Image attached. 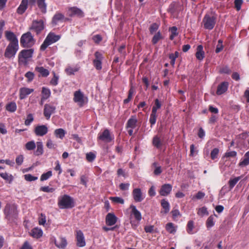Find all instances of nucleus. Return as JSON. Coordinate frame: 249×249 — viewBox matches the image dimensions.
<instances>
[{"label": "nucleus", "mask_w": 249, "mask_h": 249, "mask_svg": "<svg viewBox=\"0 0 249 249\" xmlns=\"http://www.w3.org/2000/svg\"><path fill=\"white\" fill-rule=\"evenodd\" d=\"M162 38V36L160 32L157 33L153 36L152 39V42L153 44H156L160 39Z\"/></svg>", "instance_id": "nucleus-39"}, {"label": "nucleus", "mask_w": 249, "mask_h": 249, "mask_svg": "<svg viewBox=\"0 0 249 249\" xmlns=\"http://www.w3.org/2000/svg\"><path fill=\"white\" fill-rule=\"evenodd\" d=\"M34 117L31 114L28 115L26 120L25 121V124L29 125L33 121Z\"/></svg>", "instance_id": "nucleus-57"}, {"label": "nucleus", "mask_w": 249, "mask_h": 249, "mask_svg": "<svg viewBox=\"0 0 249 249\" xmlns=\"http://www.w3.org/2000/svg\"><path fill=\"white\" fill-rule=\"evenodd\" d=\"M203 23L205 29L212 30L215 24V18L214 17H211L208 15H206L203 19Z\"/></svg>", "instance_id": "nucleus-7"}, {"label": "nucleus", "mask_w": 249, "mask_h": 249, "mask_svg": "<svg viewBox=\"0 0 249 249\" xmlns=\"http://www.w3.org/2000/svg\"><path fill=\"white\" fill-rule=\"evenodd\" d=\"M77 245L83 247L86 245L84 234L81 231H78L76 233Z\"/></svg>", "instance_id": "nucleus-17"}, {"label": "nucleus", "mask_w": 249, "mask_h": 249, "mask_svg": "<svg viewBox=\"0 0 249 249\" xmlns=\"http://www.w3.org/2000/svg\"><path fill=\"white\" fill-rule=\"evenodd\" d=\"M44 28L45 25L42 20H34L29 29L37 35L41 33Z\"/></svg>", "instance_id": "nucleus-5"}, {"label": "nucleus", "mask_w": 249, "mask_h": 249, "mask_svg": "<svg viewBox=\"0 0 249 249\" xmlns=\"http://www.w3.org/2000/svg\"><path fill=\"white\" fill-rule=\"evenodd\" d=\"M53 76L50 81V84L53 86H56L58 84V76L56 75L54 72H53Z\"/></svg>", "instance_id": "nucleus-49"}, {"label": "nucleus", "mask_w": 249, "mask_h": 249, "mask_svg": "<svg viewBox=\"0 0 249 249\" xmlns=\"http://www.w3.org/2000/svg\"><path fill=\"white\" fill-rule=\"evenodd\" d=\"M204 52L203 50V46L201 45H199L197 47L196 52V58L201 61L203 60L204 57Z\"/></svg>", "instance_id": "nucleus-24"}, {"label": "nucleus", "mask_w": 249, "mask_h": 249, "mask_svg": "<svg viewBox=\"0 0 249 249\" xmlns=\"http://www.w3.org/2000/svg\"><path fill=\"white\" fill-rule=\"evenodd\" d=\"M6 109L7 110L13 112L15 111L17 109V105L15 102H11L8 105H7L6 107Z\"/></svg>", "instance_id": "nucleus-38"}, {"label": "nucleus", "mask_w": 249, "mask_h": 249, "mask_svg": "<svg viewBox=\"0 0 249 249\" xmlns=\"http://www.w3.org/2000/svg\"><path fill=\"white\" fill-rule=\"evenodd\" d=\"M229 83L227 82H223L217 87L216 94L221 95L225 93L228 89Z\"/></svg>", "instance_id": "nucleus-20"}, {"label": "nucleus", "mask_w": 249, "mask_h": 249, "mask_svg": "<svg viewBox=\"0 0 249 249\" xmlns=\"http://www.w3.org/2000/svg\"><path fill=\"white\" fill-rule=\"evenodd\" d=\"M5 36L6 38L10 41L9 44H18V40L15 35L12 32L6 31Z\"/></svg>", "instance_id": "nucleus-19"}, {"label": "nucleus", "mask_w": 249, "mask_h": 249, "mask_svg": "<svg viewBox=\"0 0 249 249\" xmlns=\"http://www.w3.org/2000/svg\"><path fill=\"white\" fill-rule=\"evenodd\" d=\"M172 216L174 219H176L179 216H181V214L179 211L177 209L173 210L172 212Z\"/></svg>", "instance_id": "nucleus-62"}, {"label": "nucleus", "mask_w": 249, "mask_h": 249, "mask_svg": "<svg viewBox=\"0 0 249 249\" xmlns=\"http://www.w3.org/2000/svg\"><path fill=\"white\" fill-rule=\"evenodd\" d=\"M37 148L35 151V154L37 156L41 155L43 153V144L42 142H38L36 143Z\"/></svg>", "instance_id": "nucleus-35"}, {"label": "nucleus", "mask_w": 249, "mask_h": 249, "mask_svg": "<svg viewBox=\"0 0 249 249\" xmlns=\"http://www.w3.org/2000/svg\"><path fill=\"white\" fill-rule=\"evenodd\" d=\"M35 70L40 73L42 76L47 77L49 74V71L47 69L44 68L43 67H36Z\"/></svg>", "instance_id": "nucleus-31"}, {"label": "nucleus", "mask_w": 249, "mask_h": 249, "mask_svg": "<svg viewBox=\"0 0 249 249\" xmlns=\"http://www.w3.org/2000/svg\"><path fill=\"white\" fill-rule=\"evenodd\" d=\"M157 119V113L151 112L150 115V117L149 119V122L151 124V125H154L156 122Z\"/></svg>", "instance_id": "nucleus-50"}, {"label": "nucleus", "mask_w": 249, "mask_h": 249, "mask_svg": "<svg viewBox=\"0 0 249 249\" xmlns=\"http://www.w3.org/2000/svg\"><path fill=\"white\" fill-rule=\"evenodd\" d=\"M58 205L61 209H69L74 206V202L71 196L65 195L59 198Z\"/></svg>", "instance_id": "nucleus-2"}, {"label": "nucleus", "mask_w": 249, "mask_h": 249, "mask_svg": "<svg viewBox=\"0 0 249 249\" xmlns=\"http://www.w3.org/2000/svg\"><path fill=\"white\" fill-rule=\"evenodd\" d=\"M249 164V151L244 155V159L239 163L240 166H246Z\"/></svg>", "instance_id": "nucleus-33"}, {"label": "nucleus", "mask_w": 249, "mask_h": 249, "mask_svg": "<svg viewBox=\"0 0 249 249\" xmlns=\"http://www.w3.org/2000/svg\"><path fill=\"white\" fill-rule=\"evenodd\" d=\"M137 120L134 116H132L127 121L126 127L133 129L136 127Z\"/></svg>", "instance_id": "nucleus-26"}, {"label": "nucleus", "mask_w": 249, "mask_h": 249, "mask_svg": "<svg viewBox=\"0 0 249 249\" xmlns=\"http://www.w3.org/2000/svg\"><path fill=\"white\" fill-rule=\"evenodd\" d=\"M166 230L170 233H174L176 232V229L172 223H168L166 224Z\"/></svg>", "instance_id": "nucleus-41"}, {"label": "nucleus", "mask_w": 249, "mask_h": 249, "mask_svg": "<svg viewBox=\"0 0 249 249\" xmlns=\"http://www.w3.org/2000/svg\"><path fill=\"white\" fill-rule=\"evenodd\" d=\"M4 213L7 219L11 221L14 220L18 216L17 206L14 204H7L4 208Z\"/></svg>", "instance_id": "nucleus-1"}, {"label": "nucleus", "mask_w": 249, "mask_h": 249, "mask_svg": "<svg viewBox=\"0 0 249 249\" xmlns=\"http://www.w3.org/2000/svg\"><path fill=\"white\" fill-rule=\"evenodd\" d=\"M110 200L115 203L124 204V200L120 197H110Z\"/></svg>", "instance_id": "nucleus-48"}, {"label": "nucleus", "mask_w": 249, "mask_h": 249, "mask_svg": "<svg viewBox=\"0 0 249 249\" xmlns=\"http://www.w3.org/2000/svg\"><path fill=\"white\" fill-rule=\"evenodd\" d=\"M130 208L132 209V214L134 215L135 218L138 221H140L142 219V215L141 213L136 209V207L134 205H131Z\"/></svg>", "instance_id": "nucleus-27"}, {"label": "nucleus", "mask_w": 249, "mask_h": 249, "mask_svg": "<svg viewBox=\"0 0 249 249\" xmlns=\"http://www.w3.org/2000/svg\"><path fill=\"white\" fill-rule=\"evenodd\" d=\"M33 53L32 49L23 50L18 54V61L19 63H25L26 60L32 57Z\"/></svg>", "instance_id": "nucleus-8"}, {"label": "nucleus", "mask_w": 249, "mask_h": 249, "mask_svg": "<svg viewBox=\"0 0 249 249\" xmlns=\"http://www.w3.org/2000/svg\"><path fill=\"white\" fill-rule=\"evenodd\" d=\"M24 178L25 180L29 181H34L37 179V177H34L31 174H27L24 175Z\"/></svg>", "instance_id": "nucleus-55"}, {"label": "nucleus", "mask_w": 249, "mask_h": 249, "mask_svg": "<svg viewBox=\"0 0 249 249\" xmlns=\"http://www.w3.org/2000/svg\"><path fill=\"white\" fill-rule=\"evenodd\" d=\"M161 205L163 209V211H161V213H164L165 214L168 213L170 210V204L169 202L166 201L165 199H162L161 201Z\"/></svg>", "instance_id": "nucleus-29"}, {"label": "nucleus", "mask_w": 249, "mask_h": 249, "mask_svg": "<svg viewBox=\"0 0 249 249\" xmlns=\"http://www.w3.org/2000/svg\"><path fill=\"white\" fill-rule=\"evenodd\" d=\"M153 166L154 167V174L156 176L160 175L162 172V169L160 166H159L157 162L153 163Z\"/></svg>", "instance_id": "nucleus-37"}, {"label": "nucleus", "mask_w": 249, "mask_h": 249, "mask_svg": "<svg viewBox=\"0 0 249 249\" xmlns=\"http://www.w3.org/2000/svg\"><path fill=\"white\" fill-rule=\"evenodd\" d=\"M36 1L38 8L40 9L41 12L43 13H45L46 12L47 5L45 2V0H28L29 4L31 5H34Z\"/></svg>", "instance_id": "nucleus-12"}, {"label": "nucleus", "mask_w": 249, "mask_h": 249, "mask_svg": "<svg viewBox=\"0 0 249 249\" xmlns=\"http://www.w3.org/2000/svg\"><path fill=\"white\" fill-rule=\"evenodd\" d=\"M46 216L45 215L41 213L40 216L39 217L38 222L39 225H44L46 223Z\"/></svg>", "instance_id": "nucleus-61"}, {"label": "nucleus", "mask_w": 249, "mask_h": 249, "mask_svg": "<svg viewBox=\"0 0 249 249\" xmlns=\"http://www.w3.org/2000/svg\"><path fill=\"white\" fill-rule=\"evenodd\" d=\"M161 105L162 104L159 100L158 99H156L155 100L154 105L152 107V112L157 113V110L160 108Z\"/></svg>", "instance_id": "nucleus-34"}, {"label": "nucleus", "mask_w": 249, "mask_h": 249, "mask_svg": "<svg viewBox=\"0 0 249 249\" xmlns=\"http://www.w3.org/2000/svg\"><path fill=\"white\" fill-rule=\"evenodd\" d=\"M55 244L59 248L64 249L67 244V241L64 238H60L57 241H55Z\"/></svg>", "instance_id": "nucleus-28"}, {"label": "nucleus", "mask_w": 249, "mask_h": 249, "mask_svg": "<svg viewBox=\"0 0 249 249\" xmlns=\"http://www.w3.org/2000/svg\"><path fill=\"white\" fill-rule=\"evenodd\" d=\"M243 3L242 0H235L234 1L235 7L237 11H239L241 9V5Z\"/></svg>", "instance_id": "nucleus-60"}, {"label": "nucleus", "mask_w": 249, "mask_h": 249, "mask_svg": "<svg viewBox=\"0 0 249 249\" xmlns=\"http://www.w3.org/2000/svg\"><path fill=\"white\" fill-rule=\"evenodd\" d=\"M219 153V149L217 148H214L211 153V157L213 160L217 158Z\"/></svg>", "instance_id": "nucleus-56"}, {"label": "nucleus", "mask_w": 249, "mask_h": 249, "mask_svg": "<svg viewBox=\"0 0 249 249\" xmlns=\"http://www.w3.org/2000/svg\"><path fill=\"white\" fill-rule=\"evenodd\" d=\"M98 139L105 142H109L114 139L113 136L111 135L109 131L106 129L102 133L99 134Z\"/></svg>", "instance_id": "nucleus-9"}, {"label": "nucleus", "mask_w": 249, "mask_h": 249, "mask_svg": "<svg viewBox=\"0 0 249 249\" xmlns=\"http://www.w3.org/2000/svg\"><path fill=\"white\" fill-rule=\"evenodd\" d=\"M20 249H33L28 241H25Z\"/></svg>", "instance_id": "nucleus-64"}, {"label": "nucleus", "mask_w": 249, "mask_h": 249, "mask_svg": "<svg viewBox=\"0 0 249 249\" xmlns=\"http://www.w3.org/2000/svg\"><path fill=\"white\" fill-rule=\"evenodd\" d=\"M64 19V16L61 13L56 14L53 17L52 23L53 25H56L59 22H62Z\"/></svg>", "instance_id": "nucleus-25"}, {"label": "nucleus", "mask_w": 249, "mask_h": 249, "mask_svg": "<svg viewBox=\"0 0 249 249\" xmlns=\"http://www.w3.org/2000/svg\"><path fill=\"white\" fill-rule=\"evenodd\" d=\"M68 14L70 17L77 16L78 18H83L84 13L83 11L76 7H72L69 8Z\"/></svg>", "instance_id": "nucleus-10"}, {"label": "nucleus", "mask_w": 249, "mask_h": 249, "mask_svg": "<svg viewBox=\"0 0 249 249\" xmlns=\"http://www.w3.org/2000/svg\"><path fill=\"white\" fill-rule=\"evenodd\" d=\"M52 176V172L49 171L43 174L40 177V180L43 181L47 180Z\"/></svg>", "instance_id": "nucleus-42"}, {"label": "nucleus", "mask_w": 249, "mask_h": 249, "mask_svg": "<svg viewBox=\"0 0 249 249\" xmlns=\"http://www.w3.org/2000/svg\"><path fill=\"white\" fill-rule=\"evenodd\" d=\"M42 231L37 228H34L31 231V235L35 238H38L42 236Z\"/></svg>", "instance_id": "nucleus-30"}, {"label": "nucleus", "mask_w": 249, "mask_h": 249, "mask_svg": "<svg viewBox=\"0 0 249 249\" xmlns=\"http://www.w3.org/2000/svg\"><path fill=\"white\" fill-rule=\"evenodd\" d=\"M170 31L171 33L170 38V39L173 40L174 37L178 35L177 28L176 27L174 26L170 28Z\"/></svg>", "instance_id": "nucleus-47"}, {"label": "nucleus", "mask_w": 249, "mask_h": 249, "mask_svg": "<svg viewBox=\"0 0 249 249\" xmlns=\"http://www.w3.org/2000/svg\"><path fill=\"white\" fill-rule=\"evenodd\" d=\"M159 27V25L157 23L152 24L149 28L150 34H153L154 33H155L158 29Z\"/></svg>", "instance_id": "nucleus-51"}, {"label": "nucleus", "mask_w": 249, "mask_h": 249, "mask_svg": "<svg viewBox=\"0 0 249 249\" xmlns=\"http://www.w3.org/2000/svg\"><path fill=\"white\" fill-rule=\"evenodd\" d=\"M28 0H22L21 2L17 9V13L19 14H22L27 9Z\"/></svg>", "instance_id": "nucleus-23"}, {"label": "nucleus", "mask_w": 249, "mask_h": 249, "mask_svg": "<svg viewBox=\"0 0 249 249\" xmlns=\"http://www.w3.org/2000/svg\"><path fill=\"white\" fill-rule=\"evenodd\" d=\"M48 127L45 125H37L35 129V133L36 136H43L48 132Z\"/></svg>", "instance_id": "nucleus-15"}, {"label": "nucleus", "mask_w": 249, "mask_h": 249, "mask_svg": "<svg viewBox=\"0 0 249 249\" xmlns=\"http://www.w3.org/2000/svg\"><path fill=\"white\" fill-rule=\"evenodd\" d=\"M132 195L136 202H141L144 198L141 190L140 188H135L133 190Z\"/></svg>", "instance_id": "nucleus-13"}, {"label": "nucleus", "mask_w": 249, "mask_h": 249, "mask_svg": "<svg viewBox=\"0 0 249 249\" xmlns=\"http://www.w3.org/2000/svg\"><path fill=\"white\" fill-rule=\"evenodd\" d=\"M55 109V107L46 104L44 106V115L46 118L48 120L50 119L52 114H53Z\"/></svg>", "instance_id": "nucleus-14"}, {"label": "nucleus", "mask_w": 249, "mask_h": 249, "mask_svg": "<svg viewBox=\"0 0 249 249\" xmlns=\"http://www.w3.org/2000/svg\"><path fill=\"white\" fill-rule=\"evenodd\" d=\"M152 144L154 146L158 149H160L162 146L163 140L158 135H156L153 138Z\"/></svg>", "instance_id": "nucleus-21"}, {"label": "nucleus", "mask_w": 249, "mask_h": 249, "mask_svg": "<svg viewBox=\"0 0 249 249\" xmlns=\"http://www.w3.org/2000/svg\"><path fill=\"white\" fill-rule=\"evenodd\" d=\"M194 229V222L193 221H190L187 224V231L189 233H193V230Z\"/></svg>", "instance_id": "nucleus-53"}, {"label": "nucleus", "mask_w": 249, "mask_h": 249, "mask_svg": "<svg viewBox=\"0 0 249 249\" xmlns=\"http://www.w3.org/2000/svg\"><path fill=\"white\" fill-rule=\"evenodd\" d=\"M25 147L28 150H32L36 148V143L34 141H30L26 143Z\"/></svg>", "instance_id": "nucleus-45"}, {"label": "nucleus", "mask_w": 249, "mask_h": 249, "mask_svg": "<svg viewBox=\"0 0 249 249\" xmlns=\"http://www.w3.org/2000/svg\"><path fill=\"white\" fill-rule=\"evenodd\" d=\"M78 71V69L75 67H69L65 69V71L68 75L74 74L75 72Z\"/></svg>", "instance_id": "nucleus-40"}, {"label": "nucleus", "mask_w": 249, "mask_h": 249, "mask_svg": "<svg viewBox=\"0 0 249 249\" xmlns=\"http://www.w3.org/2000/svg\"><path fill=\"white\" fill-rule=\"evenodd\" d=\"M94 55L95 59L94 60L102 62L103 57V54L100 52L97 51L95 53Z\"/></svg>", "instance_id": "nucleus-59"}, {"label": "nucleus", "mask_w": 249, "mask_h": 249, "mask_svg": "<svg viewBox=\"0 0 249 249\" xmlns=\"http://www.w3.org/2000/svg\"><path fill=\"white\" fill-rule=\"evenodd\" d=\"M42 94L41 97H43V99H47L51 95L50 90L49 89L43 87L42 89Z\"/></svg>", "instance_id": "nucleus-36"}, {"label": "nucleus", "mask_w": 249, "mask_h": 249, "mask_svg": "<svg viewBox=\"0 0 249 249\" xmlns=\"http://www.w3.org/2000/svg\"><path fill=\"white\" fill-rule=\"evenodd\" d=\"M95 155L92 152H89L86 154V159L89 162L92 161L95 158Z\"/></svg>", "instance_id": "nucleus-52"}, {"label": "nucleus", "mask_w": 249, "mask_h": 249, "mask_svg": "<svg viewBox=\"0 0 249 249\" xmlns=\"http://www.w3.org/2000/svg\"><path fill=\"white\" fill-rule=\"evenodd\" d=\"M241 177H238L235 178L233 179H231L229 181V186L230 189H232L235 185L237 183V182L240 179Z\"/></svg>", "instance_id": "nucleus-43"}, {"label": "nucleus", "mask_w": 249, "mask_h": 249, "mask_svg": "<svg viewBox=\"0 0 249 249\" xmlns=\"http://www.w3.org/2000/svg\"><path fill=\"white\" fill-rule=\"evenodd\" d=\"M197 214L200 216L208 215V212L207 210V208L204 207L199 208L198 210Z\"/></svg>", "instance_id": "nucleus-46"}, {"label": "nucleus", "mask_w": 249, "mask_h": 249, "mask_svg": "<svg viewBox=\"0 0 249 249\" xmlns=\"http://www.w3.org/2000/svg\"><path fill=\"white\" fill-rule=\"evenodd\" d=\"M18 49V44H9L4 53V56L8 58L14 57Z\"/></svg>", "instance_id": "nucleus-6"}, {"label": "nucleus", "mask_w": 249, "mask_h": 249, "mask_svg": "<svg viewBox=\"0 0 249 249\" xmlns=\"http://www.w3.org/2000/svg\"><path fill=\"white\" fill-rule=\"evenodd\" d=\"M117 217L112 213H108L106 218V223L108 226H112L117 222Z\"/></svg>", "instance_id": "nucleus-18"}, {"label": "nucleus", "mask_w": 249, "mask_h": 249, "mask_svg": "<svg viewBox=\"0 0 249 249\" xmlns=\"http://www.w3.org/2000/svg\"><path fill=\"white\" fill-rule=\"evenodd\" d=\"M172 189V186L170 184H164L161 186L160 194L162 196H167L171 192Z\"/></svg>", "instance_id": "nucleus-16"}, {"label": "nucleus", "mask_w": 249, "mask_h": 249, "mask_svg": "<svg viewBox=\"0 0 249 249\" xmlns=\"http://www.w3.org/2000/svg\"><path fill=\"white\" fill-rule=\"evenodd\" d=\"M54 134L57 138H59L60 139H63L65 136L66 132L63 129L59 128L55 130Z\"/></svg>", "instance_id": "nucleus-32"}, {"label": "nucleus", "mask_w": 249, "mask_h": 249, "mask_svg": "<svg viewBox=\"0 0 249 249\" xmlns=\"http://www.w3.org/2000/svg\"><path fill=\"white\" fill-rule=\"evenodd\" d=\"M20 43L23 47H31L35 44V40L31 32L23 34L20 38Z\"/></svg>", "instance_id": "nucleus-4"}, {"label": "nucleus", "mask_w": 249, "mask_h": 249, "mask_svg": "<svg viewBox=\"0 0 249 249\" xmlns=\"http://www.w3.org/2000/svg\"><path fill=\"white\" fill-rule=\"evenodd\" d=\"M40 190L41 191L47 193H52L54 191V189L53 188H51L49 186L41 187Z\"/></svg>", "instance_id": "nucleus-54"}, {"label": "nucleus", "mask_w": 249, "mask_h": 249, "mask_svg": "<svg viewBox=\"0 0 249 249\" xmlns=\"http://www.w3.org/2000/svg\"><path fill=\"white\" fill-rule=\"evenodd\" d=\"M60 38V36L56 35L53 33H50L46 37L43 43L40 46V50L44 51L49 45L57 41Z\"/></svg>", "instance_id": "nucleus-3"}, {"label": "nucleus", "mask_w": 249, "mask_h": 249, "mask_svg": "<svg viewBox=\"0 0 249 249\" xmlns=\"http://www.w3.org/2000/svg\"><path fill=\"white\" fill-rule=\"evenodd\" d=\"M87 99L84 97L83 93L81 90L76 91L74 93L73 101L78 103L80 106H82L85 103V100Z\"/></svg>", "instance_id": "nucleus-11"}, {"label": "nucleus", "mask_w": 249, "mask_h": 249, "mask_svg": "<svg viewBox=\"0 0 249 249\" xmlns=\"http://www.w3.org/2000/svg\"><path fill=\"white\" fill-rule=\"evenodd\" d=\"M92 39L96 43H99L102 39V37L99 35H96L92 37Z\"/></svg>", "instance_id": "nucleus-63"}, {"label": "nucleus", "mask_w": 249, "mask_h": 249, "mask_svg": "<svg viewBox=\"0 0 249 249\" xmlns=\"http://www.w3.org/2000/svg\"><path fill=\"white\" fill-rule=\"evenodd\" d=\"M34 89L27 88H22L20 89L19 98L20 99H24L28 95L33 92Z\"/></svg>", "instance_id": "nucleus-22"}, {"label": "nucleus", "mask_w": 249, "mask_h": 249, "mask_svg": "<svg viewBox=\"0 0 249 249\" xmlns=\"http://www.w3.org/2000/svg\"><path fill=\"white\" fill-rule=\"evenodd\" d=\"M214 225V217L211 215L208 217L206 221V226L208 228L212 227Z\"/></svg>", "instance_id": "nucleus-44"}, {"label": "nucleus", "mask_w": 249, "mask_h": 249, "mask_svg": "<svg viewBox=\"0 0 249 249\" xmlns=\"http://www.w3.org/2000/svg\"><path fill=\"white\" fill-rule=\"evenodd\" d=\"M223 48L222 45V41L221 40H219L218 41V44L217 45L216 48L215 49V53H218L221 52Z\"/></svg>", "instance_id": "nucleus-58"}]
</instances>
